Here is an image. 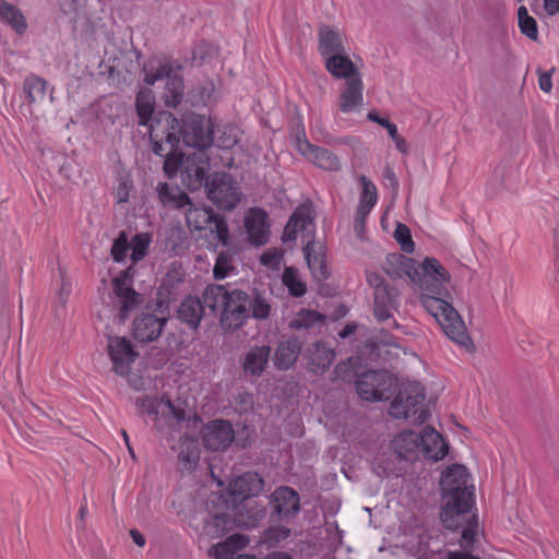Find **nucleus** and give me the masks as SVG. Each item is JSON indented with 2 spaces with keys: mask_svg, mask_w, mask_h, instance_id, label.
<instances>
[{
  "mask_svg": "<svg viewBox=\"0 0 559 559\" xmlns=\"http://www.w3.org/2000/svg\"><path fill=\"white\" fill-rule=\"evenodd\" d=\"M271 225L267 213L260 207L247 211V240L255 247L269 242Z\"/></svg>",
  "mask_w": 559,
  "mask_h": 559,
  "instance_id": "nucleus-17",
  "label": "nucleus"
},
{
  "mask_svg": "<svg viewBox=\"0 0 559 559\" xmlns=\"http://www.w3.org/2000/svg\"><path fill=\"white\" fill-rule=\"evenodd\" d=\"M312 223L313 221L310 215V210L306 206L297 207L284 228L282 240L284 242L295 240L297 238V234L299 231L307 230L308 227L312 225Z\"/></svg>",
  "mask_w": 559,
  "mask_h": 559,
  "instance_id": "nucleus-27",
  "label": "nucleus"
},
{
  "mask_svg": "<svg viewBox=\"0 0 559 559\" xmlns=\"http://www.w3.org/2000/svg\"><path fill=\"white\" fill-rule=\"evenodd\" d=\"M205 188L209 199L221 209H233L239 201L238 189L234 186L230 176L226 174H215L206 182Z\"/></svg>",
  "mask_w": 559,
  "mask_h": 559,
  "instance_id": "nucleus-12",
  "label": "nucleus"
},
{
  "mask_svg": "<svg viewBox=\"0 0 559 559\" xmlns=\"http://www.w3.org/2000/svg\"><path fill=\"white\" fill-rule=\"evenodd\" d=\"M518 21L521 33L532 40H537L538 29L536 20L528 14V11L524 5H521L518 9Z\"/></svg>",
  "mask_w": 559,
  "mask_h": 559,
  "instance_id": "nucleus-43",
  "label": "nucleus"
},
{
  "mask_svg": "<svg viewBox=\"0 0 559 559\" xmlns=\"http://www.w3.org/2000/svg\"><path fill=\"white\" fill-rule=\"evenodd\" d=\"M290 535V530L284 526H271L264 531L261 537V544L266 545L267 547H275L281 542L288 538Z\"/></svg>",
  "mask_w": 559,
  "mask_h": 559,
  "instance_id": "nucleus-46",
  "label": "nucleus"
},
{
  "mask_svg": "<svg viewBox=\"0 0 559 559\" xmlns=\"http://www.w3.org/2000/svg\"><path fill=\"white\" fill-rule=\"evenodd\" d=\"M130 250V243L126 231H120L118 237L114 240L110 254L115 262H124L127 253Z\"/></svg>",
  "mask_w": 559,
  "mask_h": 559,
  "instance_id": "nucleus-48",
  "label": "nucleus"
},
{
  "mask_svg": "<svg viewBox=\"0 0 559 559\" xmlns=\"http://www.w3.org/2000/svg\"><path fill=\"white\" fill-rule=\"evenodd\" d=\"M151 242L152 237L148 233H138L131 238V241H129L130 258L133 263H138L146 257Z\"/></svg>",
  "mask_w": 559,
  "mask_h": 559,
  "instance_id": "nucleus-40",
  "label": "nucleus"
},
{
  "mask_svg": "<svg viewBox=\"0 0 559 559\" xmlns=\"http://www.w3.org/2000/svg\"><path fill=\"white\" fill-rule=\"evenodd\" d=\"M134 274V266L131 265L112 280L114 293L119 304V316L122 320H124L129 316V312L139 304V295L132 288Z\"/></svg>",
  "mask_w": 559,
  "mask_h": 559,
  "instance_id": "nucleus-13",
  "label": "nucleus"
},
{
  "mask_svg": "<svg viewBox=\"0 0 559 559\" xmlns=\"http://www.w3.org/2000/svg\"><path fill=\"white\" fill-rule=\"evenodd\" d=\"M318 50L323 59L345 52L343 34L336 27L320 25L318 29Z\"/></svg>",
  "mask_w": 559,
  "mask_h": 559,
  "instance_id": "nucleus-19",
  "label": "nucleus"
},
{
  "mask_svg": "<svg viewBox=\"0 0 559 559\" xmlns=\"http://www.w3.org/2000/svg\"><path fill=\"white\" fill-rule=\"evenodd\" d=\"M376 340V346L378 349L380 344L383 346H396L394 338L384 331H380Z\"/></svg>",
  "mask_w": 559,
  "mask_h": 559,
  "instance_id": "nucleus-56",
  "label": "nucleus"
},
{
  "mask_svg": "<svg viewBox=\"0 0 559 559\" xmlns=\"http://www.w3.org/2000/svg\"><path fill=\"white\" fill-rule=\"evenodd\" d=\"M263 559H293L292 556L284 551H273Z\"/></svg>",
  "mask_w": 559,
  "mask_h": 559,
  "instance_id": "nucleus-64",
  "label": "nucleus"
},
{
  "mask_svg": "<svg viewBox=\"0 0 559 559\" xmlns=\"http://www.w3.org/2000/svg\"><path fill=\"white\" fill-rule=\"evenodd\" d=\"M107 352L112 362V370L120 377L129 376L132 364L138 357L131 342L126 337H110L107 344Z\"/></svg>",
  "mask_w": 559,
  "mask_h": 559,
  "instance_id": "nucleus-14",
  "label": "nucleus"
},
{
  "mask_svg": "<svg viewBox=\"0 0 559 559\" xmlns=\"http://www.w3.org/2000/svg\"><path fill=\"white\" fill-rule=\"evenodd\" d=\"M386 273L392 277H402L406 275L411 281L418 270V263L408 257L400 253L390 254L388 257Z\"/></svg>",
  "mask_w": 559,
  "mask_h": 559,
  "instance_id": "nucleus-32",
  "label": "nucleus"
},
{
  "mask_svg": "<svg viewBox=\"0 0 559 559\" xmlns=\"http://www.w3.org/2000/svg\"><path fill=\"white\" fill-rule=\"evenodd\" d=\"M252 308V317L255 319H266L270 316L271 306L266 298L261 296L260 294L254 295L253 302L251 305Z\"/></svg>",
  "mask_w": 559,
  "mask_h": 559,
  "instance_id": "nucleus-50",
  "label": "nucleus"
},
{
  "mask_svg": "<svg viewBox=\"0 0 559 559\" xmlns=\"http://www.w3.org/2000/svg\"><path fill=\"white\" fill-rule=\"evenodd\" d=\"M309 370L317 374L324 373L335 359V352L324 343L317 342L307 349Z\"/></svg>",
  "mask_w": 559,
  "mask_h": 559,
  "instance_id": "nucleus-26",
  "label": "nucleus"
},
{
  "mask_svg": "<svg viewBox=\"0 0 559 559\" xmlns=\"http://www.w3.org/2000/svg\"><path fill=\"white\" fill-rule=\"evenodd\" d=\"M421 439V432H401L393 441L394 451L401 459L414 461L423 454Z\"/></svg>",
  "mask_w": 559,
  "mask_h": 559,
  "instance_id": "nucleus-22",
  "label": "nucleus"
},
{
  "mask_svg": "<svg viewBox=\"0 0 559 559\" xmlns=\"http://www.w3.org/2000/svg\"><path fill=\"white\" fill-rule=\"evenodd\" d=\"M390 415L409 419L416 425L424 424L430 415L425 404L424 388L418 382L403 384L391 403Z\"/></svg>",
  "mask_w": 559,
  "mask_h": 559,
  "instance_id": "nucleus-7",
  "label": "nucleus"
},
{
  "mask_svg": "<svg viewBox=\"0 0 559 559\" xmlns=\"http://www.w3.org/2000/svg\"><path fill=\"white\" fill-rule=\"evenodd\" d=\"M442 507L440 519L445 528L462 531V546H468L476 535L477 521L472 512L474 504L473 485L464 465L454 464L448 467L441 476Z\"/></svg>",
  "mask_w": 559,
  "mask_h": 559,
  "instance_id": "nucleus-2",
  "label": "nucleus"
},
{
  "mask_svg": "<svg viewBox=\"0 0 559 559\" xmlns=\"http://www.w3.org/2000/svg\"><path fill=\"white\" fill-rule=\"evenodd\" d=\"M176 151L177 148H174L169 153L159 155L165 157L163 169L168 178H174L179 171L181 173L186 159L183 154L176 153Z\"/></svg>",
  "mask_w": 559,
  "mask_h": 559,
  "instance_id": "nucleus-44",
  "label": "nucleus"
},
{
  "mask_svg": "<svg viewBox=\"0 0 559 559\" xmlns=\"http://www.w3.org/2000/svg\"><path fill=\"white\" fill-rule=\"evenodd\" d=\"M245 502V477L238 476L229 485L225 493L212 495L210 504H219L221 510L211 512L205 521L204 532L212 538L219 537L231 531L235 524L233 512Z\"/></svg>",
  "mask_w": 559,
  "mask_h": 559,
  "instance_id": "nucleus-4",
  "label": "nucleus"
},
{
  "mask_svg": "<svg viewBox=\"0 0 559 559\" xmlns=\"http://www.w3.org/2000/svg\"><path fill=\"white\" fill-rule=\"evenodd\" d=\"M364 106V83L361 78H355L344 83L337 98V107L343 114H358Z\"/></svg>",
  "mask_w": 559,
  "mask_h": 559,
  "instance_id": "nucleus-18",
  "label": "nucleus"
},
{
  "mask_svg": "<svg viewBox=\"0 0 559 559\" xmlns=\"http://www.w3.org/2000/svg\"><path fill=\"white\" fill-rule=\"evenodd\" d=\"M213 559H245V536L234 534L209 549Z\"/></svg>",
  "mask_w": 559,
  "mask_h": 559,
  "instance_id": "nucleus-23",
  "label": "nucleus"
},
{
  "mask_svg": "<svg viewBox=\"0 0 559 559\" xmlns=\"http://www.w3.org/2000/svg\"><path fill=\"white\" fill-rule=\"evenodd\" d=\"M23 92L29 104L41 103L46 97L47 82L35 74H29L23 81Z\"/></svg>",
  "mask_w": 559,
  "mask_h": 559,
  "instance_id": "nucleus-34",
  "label": "nucleus"
},
{
  "mask_svg": "<svg viewBox=\"0 0 559 559\" xmlns=\"http://www.w3.org/2000/svg\"><path fill=\"white\" fill-rule=\"evenodd\" d=\"M272 504L280 518L295 515L300 508L299 496L289 487H280L272 495Z\"/></svg>",
  "mask_w": 559,
  "mask_h": 559,
  "instance_id": "nucleus-24",
  "label": "nucleus"
},
{
  "mask_svg": "<svg viewBox=\"0 0 559 559\" xmlns=\"http://www.w3.org/2000/svg\"><path fill=\"white\" fill-rule=\"evenodd\" d=\"M544 9L549 16H554L559 12V0H543Z\"/></svg>",
  "mask_w": 559,
  "mask_h": 559,
  "instance_id": "nucleus-59",
  "label": "nucleus"
},
{
  "mask_svg": "<svg viewBox=\"0 0 559 559\" xmlns=\"http://www.w3.org/2000/svg\"><path fill=\"white\" fill-rule=\"evenodd\" d=\"M365 219H366V217H362L361 215H359V207H358L357 212H356L354 229H355V233L357 234V236L360 238L362 237V233L365 229Z\"/></svg>",
  "mask_w": 559,
  "mask_h": 559,
  "instance_id": "nucleus-60",
  "label": "nucleus"
},
{
  "mask_svg": "<svg viewBox=\"0 0 559 559\" xmlns=\"http://www.w3.org/2000/svg\"><path fill=\"white\" fill-rule=\"evenodd\" d=\"M324 317L321 313L314 310L302 309L289 322V328L294 330L309 329L316 323H322Z\"/></svg>",
  "mask_w": 559,
  "mask_h": 559,
  "instance_id": "nucleus-42",
  "label": "nucleus"
},
{
  "mask_svg": "<svg viewBox=\"0 0 559 559\" xmlns=\"http://www.w3.org/2000/svg\"><path fill=\"white\" fill-rule=\"evenodd\" d=\"M130 536L138 546L143 547L145 545V537L138 530H131Z\"/></svg>",
  "mask_w": 559,
  "mask_h": 559,
  "instance_id": "nucleus-62",
  "label": "nucleus"
},
{
  "mask_svg": "<svg viewBox=\"0 0 559 559\" xmlns=\"http://www.w3.org/2000/svg\"><path fill=\"white\" fill-rule=\"evenodd\" d=\"M395 240L400 243L401 249L406 253H413L415 250V243L411 236L409 228L404 224H397L394 230Z\"/></svg>",
  "mask_w": 559,
  "mask_h": 559,
  "instance_id": "nucleus-49",
  "label": "nucleus"
},
{
  "mask_svg": "<svg viewBox=\"0 0 559 559\" xmlns=\"http://www.w3.org/2000/svg\"><path fill=\"white\" fill-rule=\"evenodd\" d=\"M210 169L209 156L204 150H197L185 159L181 170V181L190 190L206 186V175Z\"/></svg>",
  "mask_w": 559,
  "mask_h": 559,
  "instance_id": "nucleus-11",
  "label": "nucleus"
},
{
  "mask_svg": "<svg viewBox=\"0 0 559 559\" xmlns=\"http://www.w3.org/2000/svg\"><path fill=\"white\" fill-rule=\"evenodd\" d=\"M324 66L326 71L333 78L343 79L345 82H348L355 78H361L358 68L352 61L346 51L335 56H329L328 59H324Z\"/></svg>",
  "mask_w": 559,
  "mask_h": 559,
  "instance_id": "nucleus-21",
  "label": "nucleus"
},
{
  "mask_svg": "<svg viewBox=\"0 0 559 559\" xmlns=\"http://www.w3.org/2000/svg\"><path fill=\"white\" fill-rule=\"evenodd\" d=\"M374 304L396 309L397 293L389 285H378L374 290Z\"/></svg>",
  "mask_w": 559,
  "mask_h": 559,
  "instance_id": "nucleus-47",
  "label": "nucleus"
},
{
  "mask_svg": "<svg viewBox=\"0 0 559 559\" xmlns=\"http://www.w3.org/2000/svg\"><path fill=\"white\" fill-rule=\"evenodd\" d=\"M393 378L385 371L369 370L356 381L358 395L366 401H381L390 396Z\"/></svg>",
  "mask_w": 559,
  "mask_h": 559,
  "instance_id": "nucleus-10",
  "label": "nucleus"
},
{
  "mask_svg": "<svg viewBox=\"0 0 559 559\" xmlns=\"http://www.w3.org/2000/svg\"><path fill=\"white\" fill-rule=\"evenodd\" d=\"M136 114L142 126H148L155 107V96L151 90H141L135 98Z\"/></svg>",
  "mask_w": 559,
  "mask_h": 559,
  "instance_id": "nucleus-36",
  "label": "nucleus"
},
{
  "mask_svg": "<svg viewBox=\"0 0 559 559\" xmlns=\"http://www.w3.org/2000/svg\"><path fill=\"white\" fill-rule=\"evenodd\" d=\"M368 282L370 283V285H372L374 287V290L377 289L378 285H388L383 278L381 276H379L378 274H370L368 276Z\"/></svg>",
  "mask_w": 559,
  "mask_h": 559,
  "instance_id": "nucleus-63",
  "label": "nucleus"
},
{
  "mask_svg": "<svg viewBox=\"0 0 559 559\" xmlns=\"http://www.w3.org/2000/svg\"><path fill=\"white\" fill-rule=\"evenodd\" d=\"M305 258L308 267L317 281H323L328 277V269L322 252V246L313 241H309L304 247Z\"/></svg>",
  "mask_w": 559,
  "mask_h": 559,
  "instance_id": "nucleus-28",
  "label": "nucleus"
},
{
  "mask_svg": "<svg viewBox=\"0 0 559 559\" xmlns=\"http://www.w3.org/2000/svg\"><path fill=\"white\" fill-rule=\"evenodd\" d=\"M473 540H475V538ZM473 543L474 542H472L468 546H466V545L462 546V539L460 540V545L465 549H468ZM447 559H480V558L472 555L468 550H456V551H448Z\"/></svg>",
  "mask_w": 559,
  "mask_h": 559,
  "instance_id": "nucleus-54",
  "label": "nucleus"
},
{
  "mask_svg": "<svg viewBox=\"0 0 559 559\" xmlns=\"http://www.w3.org/2000/svg\"><path fill=\"white\" fill-rule=\"evenodd\" d=\"M133 191L134 183L132 177L127 173H120L117 178V186L114 190L116 203L119 205L128 203Z\"/></svg>",
  "mask_w": 559,
  "mask_h": 559,
  "instance_id": "nucleus-41",
  "label": "nucleus"
},
{
  "mask_svg": "<svg viewBox=\"0 0 559 559\" xmlns=\"http://www.w3.org/2000/svg\"><path fill=\"white\" fill-rule=\"evenodd\" d=\"M203 305L198 297L189 296L182 300L178 308V319L191 329H197L203 314Z\"/></svg>",
  "mask_w": 559,
  "mask_h": 559,
  "instance_id": "nucleus-31",
  "label": "nucleus"
},
{
  "mask_svg": "<svg viewBox=\"0 0 559 559\" xmlns=\"http://www.w3.org/2000/svg\"><path fill=\"white\" fill-rule=\"evenodd\" d=\"M539 88L549 93L552 88L551 76L549 73H542L538 79Z\"/></svg>",
  "mask_w": 559,
  "mask_h": 559,
  "instance_id": "nucleus-58",
  "label": "nucleus"
},
{
  "mask_svg": "<svg viewBox=\"0 0 559 559\" xmlns=\"http://www.w3.org/2000/svg\"><path fill=\"white\" fill-rule=\"evenodd\" d=\"M150 140L156 155L178 148L180 141L185 145L204 150L213 142L210 121L201 115L187 114L179 121L173 114L162 111L150 124Z\"/></svg>",
  "mask_w": 559,
  "mask_h": 559,
  "instance_id": "nucleus-3",
  "label": "nucleus"
},
{
  "mask_svg": "<svg viewBox=\"0 0 559 559\" xmlns=\"http://www.w3.org/2000/svg\"><path fill=\"white\" fill-rule=\"evenodd\" d=\"M383 176L390 182V185L393 189V192L396 193L397 189H399V180H397L393 169L391 167L386 166L384 168Z\"/></svg>",
  "mask_w": 559,
  "mask_h": 559,
  "instance_id": "nucleus-57",
  "label": "nucleus"
},
{
  "mask_svg": "<svg viewBox=\"0 0 559 559\" xmlns=\"http://www.w3.org/2000/svg\"><path fill=\"white\" fill-rule=\"evenodd\" d=\"M359 181L362 187V191L359 198V215L367 217L371 209L376 205L378 200L376 186L366 177L360 176Z\"/></svg>",
  "mask_w": 559,
  "mask_h": 559,
  "instance_id": "nucleus-38",
  "label": "nucleus"
},
{
  "mask_svg": "<svg viewBox=\"0 0 559 559\" xmlns=\"http://www.w3.org/2000/svg\"><path fill=\"white\" fill-rule=\"evenodd\" d=\"M393 142H394L397 151H400L402 154H408V152H409L408 143L403 136L400 135Z\"/></svg>",
  "mask_w": 559,
  "mask_h": 559,
  "instance_id": "nucleus-61",
  "label": "nucleus"
},
{
  "mask_svg": "<svg viewBox=\"0 0 559 559\" xmlns=\"http://www.w3.org/2000/svg\"><path fill=\"white\" fill-rule=\"evenodd\" d=\"M394 308H389L386 306L376 305L373 308L374 316L378 321H386L393 316Z\"/></svg>",
  "mask_w": 559,
  "mask_h": 559,
  "instance_id": "nucleus-55",
  "label": "nucleus"
},
{
  "mask_svg": "<svg viewBox=\"0 0 559 559\" xmlns=\"http://www.w3.org/2000/svg\"><path fill=\"white\" fill-rule=\"evenodd\" d=\"M235 271L233 257L229 252H221L215 261L213 275L215 280H224Z\"/></svg>",
  "mask_w": 559,
  "mask_h": 559,
  "instance_id": "nucleus-45",
  "label": "nucleus"
},
{
  "mask_svg": "<svg viewBox=\"0 0 559 559\" xmlns=\"http://www.w3.org/2000/svg\"><path fill=\"white\" fill-rule=\"evenodd\" d=\"M296 147L305 157L311 160L317 167L328 171H337L341 169V162L337 156L324 147L311 144L302 133V136L296 138Z\"/></svg>",
  "mask_w": 559,
  "mask_h": 559,
  "instance_id": "nucleus-16",
  "label": "nucleus"
},
{
  "mask_svg": "<svg viewBox=\"0 0 559 559\" xmlns=\"http://www.w3.org/2000/svg\"><path fill=\"white\" fill-rule=\"evenodd\" d=\"M182 443L178 454V461L183 469L192 471L197 467L200 460V449L198 440L190 437L187 432L181 437Z\"/></svg>",
  "mask_w": 559,
  "mask_h": 559,
  "instance_id": "nucleus-33",
  "label": "nucleus"
},
{
  "mask_svg": "<svg viewBox=\"0 0 559 559\" xmlns=\"http://www.w3.org/2000/svg\"><path fill=\"white\" fill-rule=\"evenodd\" d=\"M264 487V480L257 473H247V499L259 495Z\"/></svg>",
  "mask_w": 559,
  "mask_h": 559,
  "instance_id": "nucleus-52",
  "label": "nucleus"
},
{
  "mask_svg": "<svg viewBox=\"0 0 559 559\" xmlns=\"http://www.w3.org/2000/svg\"><path fill=\"white\" fill-rule=\"evenodd\" d=\"M166 323V318H158L152 313H144L133 322V336L139 342H152L156 340Z\"/></svg>",
  "mask_w": 559,
  "mask_h": 559,
  "instance_id": "nucleus-20",
  "label": "nucleus"
},
{
  "mask_svg": "<svg viewBox=\"0 0 559 559\" xmlns=\"http://www.w3.org/2000/svg\"><path fill=\"white\" fill-rule=\"evenodd\" d=\"M234 439L233 426L224 419H214L205 425L202 430L203 444L211 451L225 450Z\"/></svg>",
  "mask_w": 559,
  "mask_h": 559,
  "instance_id": "nucleus-15",
  "label": "nucleus"
},
{
  "mask_svg": "<svg viewBox=\"0 0 559 559\" xmlns=\"http://www.w3.org/2000/svg\"><path fill=\"white\" fill-rule=\"evenodd\" d=\"M450 273L441 263L427 257L412 278V284L421 292V306L436 319L444 334L467 350L474 348L467 328L457 310L445 299L449 293L445 284Z\"/></svg>",
  "mask_w": 559,
  "mask_h": 559,
  "instance_id": "nucleus-1",
  "label": "nucleus"
},
{
  "mask_svg": "<svg viewBox=\"0 0 559 559\" xmlns=\"http://www.w3.org/2000/svg\"><path fill=\"white\" fill-rule=\"evenodd\" d=\"M144 82L148 85H154L157 81L167 79L165 87V104L168 107L176 108L183 97V80L177 75L171 74L173 67L169 62H151L144 66Z\"/></svg>",
  "mask_w": 559,
  "mask_h": 559,
  "instance_id": "nucleus-8",
  "label": "nucleus"
},
{
  "mask_svg": "<svg viewBox=\"0 0 559 559\" xmlns=\"http://www.w3.org/2000/svg\"><path fill=\"white\" fill-rule=\"evenodd\" d=\"M283 258V251L277 248H272L263 252L260 257V262L264 266L272 270H278Z\"/></svg>",
  "mask_w": 559,
  "mask_h": 559,
  "instance_id": "nucleus-51",
  "label": "nucleus"
},
{
  "mask_svg": "<svg viewBox=\"0 0 559 559\" xmlns=\"http://www.w3.org/2000/svg\"><path fill=\"white\" fill-rule=\"evenodd\" d=\"M72 293V284L71 282L63 275H61V283L59 289V299L60 302L64 306Z\"/></svg>",
  "mask_w": 559,
  "mask_h": 559,
  "instance_id": "nucleus-53",
  "label": "nucleus"
},
{
  "mask_svg": "<svg viewBox=\"0 0 559 559\" xmlns=\"http://www.w3.org/2000/svg\"><path fill=\"white\" fill-rule=\"evenodd\" d=\"M421 450L423 455L431 461H440L448 453V444L441 435L432 427H425L421 432Z\"/></svg>",
  "mask_w": 559,
  "mask_h": 559,
  "instance_id": "nucleus-25",
  "label": "nucleus"
},
{
  "mask_svg": "<svg viewBox=\"0 0 559 559\" xmlns=\"http://www.w3.org/2000/svg\"><path fill=\"white\" fill-rule=\"evenodd\" d=\"M203 308L221 311V324L225 330H235L245 322V293L227 290L223 285H210L203 293Z\"/></svg>",
  "mask_w": 559,
  "mask_h": 559,
  "instance_id": "nucleus-5",
  "label": "nucleus"
},
{
  "mask_svg": "<svg viewBox=\"0 0 559 559\" xmlns=\"http://www.w3.org/2000/svg\"><path fill=\"white\" fill-rule=\"evenodd\" d=\"M300 350L301 344L296 337L281 342L274 354V364L278 369L286 370L296 362Z\"/></svg>",
  "mask_w": 559,
  "mask_h": 559,
  "instance_id": "nucleus-29",
  "label": "nucleus"
},
{
  "mask_svg": "<svg viewBox=\"0 0 559 559\" xmlns=\"http://www.w3.org/2000/svg\"><path fill=\"white\" fill-rule=\"evenodd\" d=\"M156 192L164 206L183 209L191 204L189 197L177 186H170L167 182H159L156 187Z\"/></svg>",
  "mask_w": 559,
  "mask_h": 559,
  "instance_id": "nucleus-30",
  "label": "nucleus"
},
{
  "mask_svg": "<svg viewBox=\"0 0 559 559\" xmlns=\"http://www.w3.org/2000/svg\"><path fill=\"white\" fill-rule=\"evenodd\" d=\"M186 221L189 228L194 230L209 229L216 234L218 241L226 246L228 243L229 231L227 224L223 218L213 213L211 209L195 207L189 205L186 213Z\"/></svg>",
  "mask_w": 559,
  "mask_h": 559,
  "instance_id": "nucleus-9",
  "label": "nucleus"
},
{
  "mask_svg": "<svg viewBox=\"0 0 559 559\" xmlns=\"http://www.w3.org/2000/svg\"><path fill=\"white\" fill-rule=\"evenodd\" d=\"M271 348L267 345L254 346L247 353V371L260 376L269 362Z\"/></svg>",
  "mask_w": 559,
  "mask_h": 559,
  "instance_id": "nucleus-37",
  "label": "nucleus"
},
{
  "mask_svg": "<svg viewBox=\"0 0 559 559\" xmlns=\"http://www.w3.org/2000/svg\"><path fill=\"white\" fill-rule=\"evenodd\" d=\"M0 17L8 23L17 34L22 35L27 28V24L21 10L15 5L0 0Z\"/></svg>",
  "mask_w": 559,
  "mask_h": 559,
  "instance_id": "nucleus-35",
  "label": "nucleus"
},
{
  "mask_svg": "<svg viewBox=\"0 0 559 559\" xmlns=\"http://www.w3.org/2000/svg\"><path fill=\"white\" fill-rule=\"evenodd\" d=\"M282 282L287 287L289 294L294 297H301L306 294L307 287L305 282L301 280L299 271L293 266H286Z\"/></svg>",
  "mask_w": 559,
  "mask_h": 559,
  "instance_id": "nucleus-39",
  "label": "nucleus"
},
{
  "mask_svg": "<svg viewBox=\"0 0 559 559\" xmlns=\"http://www.w3.org/2000/svg\"><path fill=\"white\" fill-rule=\"evenodd\" d=\"M136 407L143 414L158 415L162 408L160 417H157V428L166 432L170 438H175L174 432H181L183 427L197 428L201 424L200 417H187L185 409L177 407L170 400H156L150 396L136 399Z\"/></svg>",
  "mask_w": 559,
  "mask_h": 559,
  "instance_id": "nucleus-6",
  "label": "nucleus"
}]
</instances>
